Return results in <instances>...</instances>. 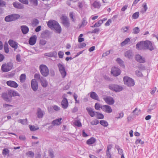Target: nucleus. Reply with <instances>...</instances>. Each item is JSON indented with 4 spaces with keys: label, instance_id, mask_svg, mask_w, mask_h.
<instances>
[{
    "label": "nucleus",
    "instance_id": "2",
    "mask_svg": "<svg viewBox=\"0 0 158 158\" xmlns=\"http://www.w3.org/2000/svg\"><path fill=\"white\" fill-rule=\"evenodd\" d=\"M48 26L51 29H54L55 32L60 34L61 32V28L59 23L54 20H50L48 23Z\"/></svg>",
    "mask_w": 158,
    "mask_h": 158
},
{
    "label": "nucleus",
    "instance_id": "61",
    "mask_svg": "<svg viewBox=\"0 0 158 158\" xmlns=\"http://www.w3.org/2000/svg\"><path fill=\"white\" fill-rule=\"evenodd\" d=\"M21 3L26 4L28 5V0H18Z\"/></svg>",
    "mask_w": 158,
    "mask_h": 158
},
{
    "label": "nucleus",
    "instance_id": "20",
    "mask_svg": "<svg viewBox=\"0 0 158 158\" xmlns=\"http://www.w3.org/2000/svg\"><path fill=\"white\" fill-rule=\"evenodd\" d=\"M13 5L14 7L17 9H22L24 7L23 4L17 2H14Z\"/></svg>",
    "mask_w": 158,
    "mask_h": 158
},
{
    "label": "nucleus",
    "instance_id": "13",
    "mask_svg": "<svg viewBox=\"0 0 158 158\" xmlns=\"http://www.w3.org/2000/svg\"><path fill=\"white\" fill-rule=\"evenodd\" d=\"M101 109L103 111L107 113H110L112 112V110L111 107L108 105H102Z\"/></svg>",
    "mask_w": 158,
    "mask_h": 158
},
{
    "label": "nucleus",
    "instance_id": "4",
    "mask_svg": "<svg viewBox=\"0 0 158 158\" xmlns=\"http://www.w3.org/2000/svg\"><path fill=\"white\" fill-rule=\"evenodd\" d=\"M13 67V64L11 62L3 64L1 67L2 70L4 72H7L10 70Z\"/></svg>",
    "mask_w": 158,
    "mask_h": 158
},
{
    "label": "nucleus",
    "instance_id": "44",
    "mask_svg": "<svg viewBox=\"0 0 158 158\" xmlns=\"http://www.w3.org/2000/svg\"><path fill=\"white\" fill-rule=\"evenodd\" d=\"M140 31L139 28L138 27H135L133 29V33L137 34L139 33Z\"/></svg>",
    "mask_w": 158,
    "mask_h": 158
},
{
    "label": "nucleus",
    "instance_id": "24",
    "mask_svg": "<svg viewBox=\"0 0 158 158\" xmlns=\"http://www.w3.org/2000/svg\"><path fill=\"white\" fill-rule=\"evenodd\" d=\"M41 83L42 86L44 87H46L48 85V83L46 79L43 77H42L40 80V81Z\"/></svg>",
    "mask_w": 158,
    "mask_h": 158
},
{
    "label": "nucleus",
    "instance_id": "59",
    "mask_svg": "<svg viewBox=\"0 0 158 158\" xmlns=\"http://www.w3.org/2000/svg\"><path fill=\"white\" fill-rule=\"evenodd\" d=\"M99 123V121L95 119L94 121H93L90 122V123L92 125H97Z\"/></svg>",
    "mask_w": 158,
    "mask_h": 158
},
{
    "label": "nucleus",
    "instance_id": "62",
    "mask_svg": "<svg viewBox=\"0 0 158 158\" xmlns=\"http://www.w3.org/2000/svg\"><path fill=\"white\" fill-rule=\"evenodd\" d=\"M135 143L136 144H137L138 143H140L141 144H143L144 143V142L142 141L141 139H139L136 140Z\"/></svg>",
    "mask_w": 158,
    "mask_h": 158
},
{
    "label": "nucleus",
    "instance_id": "38",
    "mask_svg": "<svg viewBox=\"0 0 158 158\" xmlns=\"http://www.w3.org/2000/svg\"><path fill=\"white\" fill-rule=\"evenodd\" d=\"M96 113L97 114L96 118H97L100 119H102L104 117L103 115L102 114L97 112H96Z\"/></svg>",
    "mask_w": 158,
    "mask_h": 158
},
{
    "label": "nucleus",
    "instance_id": "43",
    "mask_svg": "<svg viewBox=\"0 0 158 158\" xmlns=\"http://www.w3.org/2000/svg\"><path fill=\"white\" fill-rule=\"evenodd\" d=\"M27 155L29 157L33 158L34 156V153L32 151H29L26 153Z\"/></svg>",
    "mask_w": 158,
    "mask_h": 158
},
{
    "label": "nucleus",
    "instance_id": "3",
    "mask_svg": "<svg viewBox=\"0 0 158 158\" xmlns=\"http://www.w3.org/2000/svg\"><path fill=\"white\" fill-rule=\"evenodd\" d=\"M123 80L124 84L128 87L133 86L135 85V81L132 78L128 76H125Z\"/></svg>",
    "mask_w": 158,
    "mask_h": 158
},
{
    "label": "nucleus",
    "instance_id": "58",
    "mask_svg": "<svg viewBox=\"0 0 158 158\" xmlns=\"http://www.w3.org/2000/svg\"><path fill=\"white\" fill-rule=\"evenodd\" d=\"M6 2L2 0H0V6L3 7L6 5Z\"/></svg>",
    "mask_w": 158,
    "mask_h": 158
},
{
    "label": "nucleus",
    "instance_id": "9",
    "mask_svg": "<svg viewBox=\"0 0 158 158\" xmlns=\"http://www.w3.org/2000/svg\"><path fill=\"white\" fill-rule=\"evenodd\" d=\"M62 23L63 25L66 27H69L70 26V23L69 19L66 16L63 15L61 17Z\"/></svg>",
    "mask_w": 158,
    "mask_h": 158
},
{
    "label": "nucleus",
    "instance_id": "31",
    "mask_svg": "<svg viewBox=\"0 0 158 158\" xmlns=\"http://www.w3.org/2000/svg\"><path fill=\"white\" fill-rule=\"evenodd\" d=\"M96 141L95 139L92 137L87 140L86 143L88 144H92L94 143Z\"/></svg>",
    "mask_w": 158,
    "mask_h": 158
},
{
    "label": "nucleus",
    "instance_id": "7",
    "mask_svg": "<svg viewBox=\"0 0 158 158\" xmlns=\"http://www.w3.org/2000/svg\"><path fill=\"white\" fill-rule=\"evenodd\" d=\"M57 66L62 77H65L66 75V72L65 71L64 66L60 63H58L57 64Z\"/></svg>",
    "mask_w": 158,
    "mask_h": 158
},
{
    "label": "nucleus",
    "instance_id": "55",
    "mask_svg": "<svg viewBox=\"0 0 158 158\" xmlns=\"http://www.w3.org/2000/svg\"><path fill=\"white\" fill-rule=\"evenodd\" d=\"M87 22L86 20L83 19V21L82 22L81 24L80 27H84L86 26L87 24Z\"/></svg>",
    "mask_w": 158,
    "mask_h": 158
},
{
    "label": "nucleus",
    "instance_id": "1",
    "mask_svg": "<svg viewBox=\"0 0 158 158\" xmlns=\"http://www.w3.org/2000/svg\"><path fill=\"white\" fill-rule=\"evenodd\" d=\"M136 48L139 50L149 49L152 51L154 49L152 44L149 41H140L138 42L136 45Z\"/></svg>",
    "mask_w": 158,
    "mask_h": 158
},
{
    "label": "nucleus",
    "instance_id": "16",
    "mask_svg": "<svg viewBox=\"0 0 158 158\" xmlns=\"http://www.w3.org/2000/svg\"><path fill=\"white\" fill-rule=\"evenodd\" d=\"M8 43L10 46L15 49H17L18 48V43L11 40H9Z\"/></svg>",
    "mask_w": 158,
    "mask_h": 158
},
{
    "label": "nucleus",
    "instance_id": "12",
    "mask_svg": "<svg viewBox=\"0 0 158 158\" xmlns=\"http://www.w3.org/2000/svg\"><path fill=\"white\" fill-rule=\"evenodd\" d=\"M31 87L35 91L37 90L38 89V84L35 79H32L31 82Z\"/></svg>",
    "mask_w": 158,
    "mask_h": 158
},
{
    "label": "nucleus",
    "instance_id": "45",
    "mask_svg": "<svg viewBox=\"0 0 158 158\" xmlns=\"http://www.w3.org/2000/svg\"><path fill=\"white\" fill-rule=\"evenodd\" d=\"M102 105H101L99 103H96L95 105V108L96 110H99L100 108L101 109V107Z\"/></svg>",
    "mask_w": 158,
    "mask_h": 158
},
{
    "label": "nucleus",
    "instance_id": "27",
    "mask_svg": "<svg viewBox=\"0 0 158 158\" xmlns=\"http://www.w3.org/2000/svg\"><path fill=\"white\" fill-rule=\"evenodd\" d=\"M21 28L23 33L25 34L27 33L29 30L28 27L25 25L21 26Z\"/></svg>",
    "mask_w": 158,
    "mask_h": 158
},
{
    "label": "nucleus",
    "instance_id": "46",
    "mask_svg": "<svg viewBox=\"0 0 158 158\" xmlns=\"http://www.w3.org/2000/svg\"><path fill=\"white\" fill-rule=\"evenodd\" d=\"M29 2L35 6H37L38 4L37 0H29Z\"/></svg>",
    "mask_w": 158,
    "mask_h": 158
},
{
    "label": "nucleus",
    "instance_id": "32",
    "mask_svg": "<svg viewBox=\"0 0 158 158\" xmlns=\"http://www.w3.org/2000/svg\"><path fill=\"white\" fill-rule=\"evenodd\" d=\"M92 6L94 8H100L101 5L99 2L95 1L93 3Z\"/></svg>",
    "mask_w": 158,
    "mask_h": 158
},
{
    "label": "nucleus",
    "instance_id": "5",
    "mask_svg": "<svg viewBox=\"0 0 158 158\" xmlns=\"http://www.w3.org/2000/svg\"><path fill=\"white\" fill-rule=\"evenodd\" d=\"M39 69L41 73L43 76L47 77L49 74V69L46 65L44 64L40 65Z\"/></svg>",
    "mask_w": 158,
    "mask_h": 158
},
{
    "label": "nucleus",
    "instance_id": "47",
    "mask_svg": "<svg viewBox=\"0 0 158 158\" xmlns=\"http://www.w3.org/2000/svg\"><path fill=\"white\" fill-rule=\"evenodd\" d=\"M42 77H40V75L39 73H35L34 75V78L37 80H40Z\"/></svg>",
    "mask_w": 158,
    "mask_h": 158
},
{
    "label": "nucleus",
    "instance_id": "33",
    "mask_svg": "<svg viewBox=\"0 0 158 158\" xmlns=\"http://www.w3.org/2000/svg\"><path fill=\"white\" fill-rule=\"evenodd\" d=\"M116 61L120 66L124 68L125 67L124 62L120 58H117L116 59Z\"/></svg>",
    "mask_w": 158,
    "mask_h": 158
},
{
    "label": "nucleus",
    "instance_id": "34",
    "mask_svg": "<svg viewBox=\"0 0 158 158\" xmlns=\"http://www.w3.org/2000/svg\"><path fill=\"white\" fill-rule=\"evenodd\" d=\"M26 76L25 74H22L19 77V79L21 83H23L26 80Z\"/></svg>",
    "mask_w": 158,
    "mask_h": 158
},
{
    "label": "nucleus",
    "instance_id": "54",
    "mask_svg": "<svg viewBox=\"0 0 158 158\" xmlns=\"http://www.w3.org/2000/svg\"><path fill=\"white\" fill-rule=\"evenodd\" d=\"M59 57L60 58H62L64 55V53L63 52L59 51L58 52Z\"/></svg>",
    "mask_w": 158,
    "mask_h": 158
},
{
    "label": "nucleus",
    "instance_id": "25",
    "mask_svg": "<svg viewBox=\"0 0 158 158\" xmlns=\"http://www.w3.org/2000/svg\"><path fill=\"white\" fill-rule=\"evenodd\" d=\"M44 55L49 57H56L57 55V53L56 51L50 52L45 53Z\"/></svg>",
    "mask_w": 158,
    "mask_h": 158
},
{
    "label": "nucleus",
    "instance_id": "42",
    "mask_svg": "<svg viewBox=\"0 0 158 158\" xmlns=\"http://www.w3.org/2000/svg\"><path fill=\"white\" fill-rule=\"evenodd\" d=\"M140 110L139 109L136 108L133 111L132 113H134L135 114L138 115L139 114Z\"/></svg>",
    "mask_w": 158,
    "mask_h": 158
},
{
    "label": "nucleus",
    "instance_id": "51",
    "mask_svg": "<svg viewBox=\"0 0 158 158\" xmlns=\"http://www.w3.org/2000/svg\"><path fill=\"white\" fill-rule=\"evenodd\" d=\"M74 124L75 126L78 127H80L82 126L81 122L79 120H77L75 121L74 122Z\"/></svg>",
    "mask_w": 158,
    "mask_h": 158
},
{
    "label": "nucleus",
    "instance_id": "60",
    "mask_svg": "<svg viewBox=\"0 0 158 158\" xmlns=\"http://www.w3.org/2000/svg\"><path fill=\"white\" fill-rule=\"evenodd\" d=\"M16 59L17 61L18 62H20L21 61L20 56L19 54H18L16 56Z\"/></svg>",
    "mask_w": 158,
    "mask_h": 158
},
{
    "label": "nucleus",
    "instance_id": "22",
    "mask_svg": "<svg viewBox=\"0 0 158 158\" xmlns=\"http://www.w3.org/2000/svg\"><path fill=\"white\" fill-rule=\"evenodd\" d=\"M86 110H87L88 114L92 117H94L96 113V112L93 111V109L90 107H87Z\"/></svg>",
    "mask_w": 158,
    "mask_h": 158
},
{
    "label": "nucleus",
    "instance_id": "11",
    "mask_svg": "<svg viewBox=\"0 0 158 158\" xmlns=\"http://www.w3.org/2000/svg\"><path fill=\"white\" fill-rule=\"evenodd\" d=\"M111 73L114 76H117L120 74L121 70L120 69L117 67H113L111 70Z\"/></svg>",
    "mask_w": 158,
    "mask_h": 158
},
{
    "label": "nucleus",
    "instance_id": "17",
    "mask_svg": "<svg viewBox=\"0 0 158 158\" xmlns=\"http://www.w3.org/2000/svg\"><path fill=\"white\" fill-rule=\"evenodd\" d=\"M37 36L35 35L31 37L29 39V44L31 45H33L35 44Z\"/></svg>",
    "mask_w": 158,
    "mask_h": 158
},
{
    "label": "nucleus",
    "instance_id": "29",
    "mask_svg": "<svg viewBox=\"0 0 158 158\" xmlns=\"http://www.w3.org/2000/svg\"><path fill=\"white\" fill-rule=\"evenodd\" d=\"M90 96L91 98L94 100H98V95L94 92H91L90 94Z\"/></svg>",
    "mask_w": 158,
    "mask_h": 158
},
{
    "label": "nucleus",
    "instance_id": "49",
    "mask_svg": "<svg viewBox=\"0 0 158 158\" xmlns=\"http://www.w3.org/2000/svg\"><path fill=\"white\" fill-rule=\"evenodd\" d=\"M139 16V12H136L134 13L132 16V18L134 19H137Z\"/></svg>",
    "mask_w": 158,
    "mask_h": 158
},
{
    "label": "nucleus",
    "instance_id": "35",
    "mask_svg": "<svg viewBox=\"0 0 158 158\" xmlns=\"http://www.w3.org/2000/svg\"><path fill=\"white\" fill-rule=\"evenodd\" d=\"M102 23V21L100 20H99L98 22L96 23L94 26H92L91 27H100Z\"/></svg>",
    "mask_w": 158,
    "mask_h": 158
},
{
    "label": "nucleus",
    "instance_id": "8",
    "mask_svg": "<svg viewBox=\"0 0 158 158\" xmlns=\"http://www.w3.org/2000/svg\"><path fill=\"white\" fill-rule=\"evenodd\" d=\"M109 88L112 90L118 92L122 90L123 88L121 86L116 85L110 84L109 85Z\"/></svg>",
    "mask_w": 158,
    "mask_h": 158
},
{
    "label": "nucleus",
    "instance_id": "28",
    "mask_svg": "<svg viewBox=\"0 0 158 158\" xmlns=\"http://www.w3.org/2000/svg\"><path fill=\"white\" fill-rule=\"evenodd\" d=\"M39 21L36 18L32 19L31 21V24L32 27L36 26L39 24Z\"/></svg>",
    "mask_w": 158,
    "mask_h": 158
},
{
    "label": "nucleus",
    "instance_id": "48",
    "mask_svg": "<svg viewBox=\"0 0 158 158\" xmlns=\"http://www.w3.org/2000/svg\"><path fill=\"white\" fill-rule=\"evenodd\" d=\"M117 149L119 154L120 155L123 154V150L120 148L118 146H117L116 147Z\"/></svg>",
    "mask_w": 158,
    "mask_h": 158
},
{
    "label": "nucleus",
    "instance_id": "37",
    "mask_svg": "<svg viewBox=\"0 0 158 158\" xmlns=\"http://www.w3.org/2000/svg\"><path fill=\"white\" fill-rule=\"evenodd\" d=\"M29 128L31 131H35L39 129V127H35L34 126H33L31 125H29Z\"/></svg>",
    "mask_w": 158,
    "mask_h": 158
},
{
    "label": "nucleus",
    "instance_id": "21",
    "mask_svg": "<svg viewBox=\"0 0 158 158\" xmlns=\"http://www.w3.org/2000/svg\"><path fill=\"white\" fill-rule=\"evenodd\" d=\"M44 114V112L42 111L40 108L37 109L36 114L37 117L38 118H43Z\"/></svg>",
    "mask_w": 158,
    "mask_h": 158
},
{
    "label": "nucleus",
    "instance_id": "18",
    "mask_svg": "<svg viewBox=\"0 0 158 158\" xmlns=\"http://www.w3.org/2000/svg\"><path fill=\"white\" fill-rule=\"evenodd\" d=\"M8 95L10 97L15 96H19V94L16 91L13 90H8L7 92Z\"/></svg>",
    "mask_w": 158,
    "mask_h": 158
},
{
    "label": "nucleus",
    "instance_id": "63",
    "mask_svg": "<svg viewBox=\"0 0 158 158\" xmlns=\"http://www.w3.org/2000/svg\"><path fill=\"white\" fill-rule=\"evenodd\" d=\"M112 22V20L111 19H109L107 22L105 23V25L106 26H109L110 25V23H111Z\"/></svg>",
    "mask_w": 158,
    "mask_h": 158
},
{
    "label": "nucleus",
    "instance_id": "56",
    "mask_svg": "<svg viewBox=\"0 0 158 158\" xmlns=\"http://www.w3.org/2000/svg\"><path fill=\"white\" fill-rule=\"evenodd\" d=\"M100 31V29L99 28H95L92 30L91 32V33L98 34Z\"/></svg>",
    "mask_w": 158,
    "mask_h": 158
},
{
    "label": "nucleus",
    "instance_id": "57",
    "mask_svg": "<svg viewBox=\"0 0 158 158\" xmlns=\"http://www.w3.org/2000/svg\"><path fill=\"white\" fill-rule=\"evenodd\" d=\"M138 68L140 70H143L145 69V66L142 64H140L138 66Z\"/></svg>",
    "mask_w": 158,
    "mask_h": 158
},
{
    "label": "nucleus",
    "instance_id": "50",
    "mask_svg": "<svg viewBox=\"0 0 158 158\" xmlns=\"http://www.w3.org/2000/svg\"><path fill=\"white\" fill-rule=\"evenodd\" d=\"M74 13L73 12H71L69 13V17L70 18L71 20L73 21H74V19L73 18L74 16Z\"/></svg>",
    "mask_w": 158,
    "mask_h": 158
},
{
    "label": "nucleus",
    "instance_id": "6",
    "mask_svg": "<svg viewBox=\"0 0 158 158\" xmlns=\"http://www.w3.org/2000/svg\"><path fill=\"white\" fill-rule=\"evenodd\" d=\"M20 17V15L19 14H11L6 16L5 18V21L8 22L12 21L19 19Z\"/></svg>",
    "mask_w": 158,
    "mask_h": 158
},
{
    "label": "nucleus",
    "instance_id": "26",
    "mask_svg": "<svg viewBox=\"0 0 158 158\" xmlns=\"http://www.w3.org/2000/svg\"><path fill=\"white\" fill-rule=\"evenodd\" d=\"M9 97L7 92H4L2 94V97L4 100L6 102L9 101Z\"/></svg>",
    "mask_w": 158,
    "mask_h": 158
},
{
    "label": "nucleus",
    "instance_id": "10",
    "mask_svg": "<svg viewBox=\"0 0 158 158\" xmlns=\"http://www.w3.org/2000/svg\"><path fill=\"white\" fill-rule=\"evenodd\" d=\"M103 99L107 104L110 105H112L114 103V99L110 96L105 97L103 98Z\"/></svg>",
    "mask_w": 158,
    "mask_h": 158
},
{
    "label": "nucleus",
    "instance_id": "40",
    "mask_svg": "<svg viewBox=\"0 0 158 158\" xmlns=\"http://www.w3.org/2000/svg\"><path fill=\"white\" fill-rule=\"evenodd\" d=\"M143 9L141 11L142 13H144L148 9V7L147 6L146 3H145L143 4Z\"/></svg>",
    "mask_w": 158,
    "mask_h": 158
},
{
    "label": "nucleus",
    "instance_id": "53",
    "mask_svg": "<svg viewBox=\"0 0 158 158\" xmlns=\"http://www.w3.org/2000/svg\"><path fill=\"white\" fill-rule=\"evenodd\" d=\"M10 151L7 148H4L3 149L2 153L3 154L6 155L9 153Z\"/></svg>",
    "mask_w": 158,
    "mask_h": 158
},
{
    "label": "nucleus",
    "instance_id": "30",
    "mask_svg": "<svg viewBox=\"0 0 158 158\" xmlns=\"http://www.w3.org/2000/svg\"><path fill=\"white\" fill-rule=\"evenodd\" d=\"M62 120L61 118L56 119L52 121V124L54 125H59L61 123V121Z\"/></svg>",
    "mask_w": 158,
    "mask_h": 158
},
{
    "label": "nucleus",
    "instance_id": "14",
    "mask_svg": "<svg viewBox=\"0 0 158 158\" xmlns=\"http://www.w3.org/2000/svg\"><path fill=\"white\" fill-rule=\"evenodd\" d=\"M135 60L139 62L144 63L145 62V58L139 54H137L135 56Z\"/></svg>",
    "mask_w": 158,
    "mask_h": 158
},
{
    "label": "nucleus",
    "instance_id": "41",
    "mask_svg": "<svg viewBox=\"0 0 158 158\" xmlns=\"http://www.w3.org/2000/svg\"><path fill=\"white\" fill-rule=\"evenodd\" d=\"M8 45L7 43H6L4 45V49L5 52L6 53H8L9 52V48L8 47Z\"/></svg>",
    "mask_w": 158,
    "mask_h": 158
},
{
    "label": "nucleus",
    "instance_id": "52",
    "mask_svg": "<svg viewBox=\"0 0 158 158\" xmlns=\"http://www.w3.org/2000/svg\"><path fill=\"white\" fill-rule=\"evenodd\" d=\"M48 153L51 158H53L54 155L53 152L52 150L50 149L48 150Z\"/></svg>",
    "mask_w": 158,
    "mask_h": 158
},
{
    "label": "nucleus",
    "instance_id": "15",
    "mask_svg": "<svg viewBox=\"0 0 158 158\" xmlns=\"http://www.w3.org/2000/svg\"><path fill=\"white\" fill-rule=\"evenodd\" d=\"M124 56L125 57L129 59H131L133 58L134 54L132 50H129L125 52Z\"/></svg>",
    "mask_w": 158,
    "mask_h": 158
},
{
    "label": "nucleus",
    "instance_id": "36",
    "mask_svg": "<svg viewBox=\"0 0 158 158\" xmlns=\"http://www.w3.org/2000/svg\"><path fill=\"white\" fill-rule=\"evenodd\" d=\"M18 122L21 123L23 125H26L27 123V118L24 119H19L18 120Z\"/></svg>",
    "mask_w": 158,
    "mask_h": 158
},
{
    "label": "nucleus",
    "instance_id": "23",
    "mask_svg": "<svg viewBox=\"0 0 158 158\" xmlns=\"http://www.w3.org/2000/svg\"><path fill=\"white\" fill-rule=\"evenodd\" d=\"M61 105L62 108L64 109H66L67 108L68 106V102L66 98H64L63 99L61 102Z\"/></svg>",
    "mask_w": 158,
    "mask_h": 158
},
{
    "label": "nucleus",
    "instance_id": "64",
    "mask_svg": "<svg viewBox=\"0 0 158 158\" xmlns=\"http://www.w3.org/2000/svg\"><path fill=\"white\" fill-rule=\"evenodd\" d=\"M40 44L42 45H44L46 44V41L44 40H40Z\"/></svg>",
    "mask_w": 158,
    "mask_h": 158
},
{
    "label": "nucleus",
    "instance_id": "19",
    "mask_svg": "<svg viewBox=\"0 0 158 158\" xmlns=\"http://www.w3.org/2000/svg\"><path fill=\"white\" fill-rule=\"evenodd\" d=\"M6 84L8 86L14 88H17L18 87V84L15 82L12 81H7L6 82Z\"/></svg>",
    "mask_w": 158,
    "mask_h": 158
},
{
    "label": "nucleus",
    "instance_id": "39",
    "mask_svg": "<svg viewBox=\"0 0 158 158\" xmlns=\"http://www.w3.org/2000/svg\"><path fill=\"white\" fill-rule=\"evenodd\" d=\"M100 123L101 125L104 127H106L108 125L107 122L105 120H101Z\"/></svg>",
    "mask_w": 158,
    "mask_h": 158
}]
</instances>
